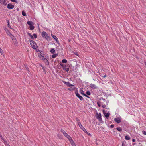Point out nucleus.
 <instances>
[{"label": "nucleus", "instance_id": "1", "mask_svg": "<svg viewBox=\"0 0 146 146\" xmlns=\"http://www.w3.org/2000/svg\"><path fill=\"white\" fill-rule=\"evenodd\" d=\"M29 41L30 44L32 48L34 49H36L37 46L36 43L34 41L32 40H30Z\"/></svg>", "mask_w": 146, "mask_h": 146}, {"label": "nucleus", "instance_id": "2", "mask_svg": "<svg viewBox=\"0 0 146 146\" xmlns=\"http://www.w3.org/2000/svg\"><path fill=\"white\" fill-rule=\"evenodd\" d=\"M41 35L43 38H45L46 39L49 40L50 37L48 34L45 31H43L41 33Z\"/></svg>", "mask_w": 146, "mask_h": 146}, {"label": "nucleus", "instance_id": "3", "mask_svg": "<svg viewBox=\"0 0 146 146\" xmlns=\"http://www.w3.org/2000/svg\"><path fill=\"white\" fill-rule=\"evenodd\" d=\"M96 117L98 119L99 121L102 123L103 121H102V118L101 117V115L100 113L98 114L97 113H96Z\"/></svg>", "mask_w": 146, "mask_h": 146}, {"label": "nucleus", "instance_id": "4", "mask_svg": "<svg viewBox=\"0 0 146 146\" xmlns=\"http://www.w3.org/2000/svg\"><path fill=\"white\" fill-rule=\"evenodd\" d=\"M75 94H76V96L80 100L82 101L84 100L83 98L78 93L77 90H76L75 91Z\"/></svg>", "mask_w": 146, "mask_h": 146}, {"label": "nucleus", "instance_id": "5", "mask_svg": "<svg viewBox=\"0 0 146 146\" xmlns=\"http://www.w3.org/2000/svg\"><path fill=\"white\" fill-rule=\"evenodd\" d=\"M67 138L68 139L70 143L72 146H76V145L74 142L73 140L72 139L71 137L70 136L69 137H68Z\"/></svg>", "mask_w": 146, "mask_h": 146}, {"label": "nucleus", "instance_id": "6", "mask_svg": "<svg viewBox=\"0 0 146 146\" xmlns=\"http://www.w3.org/2000/svg\"><path fill=\"white\" fill-rule=\"evenodd\" d=\"M103 112L104 115L105 117L107 119H108L109 118V117L110 113L109 112H108L107 113H106L105 112V111L104 110H103Z\"/></svg>", "mask_w": 146, "mask_h": 146}, {"label": "nucleus", "instance_id": "7", "mask_svg": "<svg viewBox=\"0 0 146 146\" xmlns=\"http://www.w3.org/2000/svg\"><path fill=\"white\" fill-rule=\"evenodd\" d=\"M114 121L118 123H119L121 122V118H116L114 119Z\"/></svg>", "mask_w": 146, "mask_h": 146}, {"label": "nucleus", "instance_id": "8", "mask_svg": "<svg viewBox=\"0 0 146 146\" xmlns=\"http://www.w3.org/2000/svg\"><path fill=\"white\" fill-rule=\"evenodd\" d=\"M63 82L68 87H71L72 86H74V85L71 84L68 82L64 81Z\"/></svg>", "mask_w": 146, "mask_h": 146}, {"label": "nucleus", "instance_id": "9", "mask_svg": "<svg viewBox=\"0 0 146 146\" xmlns=\"http://www.w3.org/2000/svg\"><path fill=\"white\" fill-rule=\"evenodd\" d=\"M14 7V5H13L11 3H9L7 5V7L9 9H13Z\"/></svg>", "mask_w": 146, "mask_h": 146}, {"label": "nucleus", "instance_id": "10", "mask_svg": "<svg viewBox=\"0 0 146 146\" xmlns=\"http://www.w3.org/2000/svg\"><path fill=\"white\" fill-rule=\"evenodd\" d=\"M0 3L4 6H6L7 5V3L6 2V0H0Z\"/></svg>", "mask_w": 146, "mask_h": 146}, {"label": "nucleus", "instance_id": "11", "mask_svg": "<svg viewBox=\"0 0 146 146\" xmlns=\"http://www.w3.org/2000/svg\"><path fill=\"white\" fill-rule=\"evenodd\" d=\"M51 35L52 37L53 38L56 40V42L57 43H58L59 42L58 40V38L56 37L55 36L52 34H51Z\"/></svg>", "mask_w": 146, "mask_h": 146}, {"label": "nucleus", "instance_id": "12", "mask_svg": "<svg viewBox=\"0 0 146 146\" xmlns=\"http://www.w3.org/2000/svg\"><path fill=\"white\" fill-rule=\"evenodd\" d=\"M90 87L93 89H97L98 88L95 85L92 83L90 84Z\"/></svg>", "mask_w": 146, "mask_h": 146}, {"label": "nucleus", "instance_id": "13", "mask_svg": "<svg viewBox=\"0 0 146 146\" xmlns=\"http://www.w3.org/2000/svg\"><path fill=\"white\" fill-rule=\"evenodd\" d=\"M38 56L39 57L41 58L42 60H45L46 59V58H45L42 55L38 53Z\"/></svg>", "mask_w": 146, "mask_h": 146}, {"label": "nucleus", "instance_id": "14", "mask_svg": "<svg viewBox=\"0 0 146 146\" xmlns=\"http://www.w3.org/2000/svg\"><path fill=\"white\" fill-rule=\"evenodd\" d=\"M27 23L29 25V26L32 25L33 24V22L31 21H27Z\"/></svg>", "mask_w": 146, "mask_h": 146}, {"label": "nucleus", "instance_id": "15", "mask_svg": "<svg viewBox=\"0 0 146 146\" xmlns=\"http://www.w3.org/2000/svg\"><path fill=\"white\" fill-rule=\"evenodd\" d=\"M106 105H103V103H102V108H105L106 107V105H108V101H106Z\"/></svg>", "mask_w": 146, "mask_h": 146}, {"label": "nucleus", "instance_id": "16", "mask_svg": "<svg viewBox=\"0 0 146 146\" xmlns=\"http://www.w3.org/2000/svg\"><path fill=\"white\" fill-rule=\"evenodd\" d=\"M7 26L9 27L10 29H12V28H11V26L9 24V21L8 20H7Z\"/></svg>", "mask_w": 146, "mask_h": 146}, {"label": "nucleus", "instance_id": "17", "mask_svg": "<svg viewBox=\"0 0 146 146\" xmlns=\"http://www.w3.org/2000/svg\"><path fill=\"white\" fill-rule=\"evenodd\" d=\"M6 33L7 34L9 35L11 37V36H13V35L8 30L7 31Z\"/></svg>", "mask_w": 146, "mask_h": 146}, {"label": "nucleus", "instance_id": "18", "mask_svg": "<svg viewBox=\"0 0 146 146\" xmlns=\"http://www.w3.org/2000/svg\"><path fill=\"white\" fill-rule=\"evenodd\" d=\"M80 128L81 129L83 130L84 132H86V129H85V128L82 125L80 127Z\"/></svg>", "mask_w": 146, "mask_h": 146}, {"label": "nucleus", "instance_id": "19", "mask_svg": "<svg viewBox=\"0 0 146 146\" xmlns=\"http://www.w3.org/2000/svg\"><path fill=\"white\" fill-rule=\"evenodd\" d=\"M27 34L29 35V36L31 37V39H34V37H33L32 35L31 34V33L29 32H28Z\"/></svg>", "mask_w": 146, "mask_h": 146}, {"label": "nucleus", "instance_id": "20", "mask_svg": "<svg viewBox=\"0 0 146 146\" xmlns=\"http://www.w3.org/2000/svg\"><path fill=\"white\" fill-rule=\"evenodd\" d=\"M44 61L45 64H46L47 65H49V62L48 60L47 59H46H46Z\"/></svg>", "mask_w": 146, "mask_h": 146}, {"label": "nucleus", "instance_id": "21", "mask_svg": "<svg viewBox=\"0 0 146 146\" xmlns=\"http://www.w3.org/2000/svg\"><path fill=\"white\" fill-rule=\"evenodd\" d=\"M55 52V50L54 48H52L50 50V52L52 54H54Z\"/></svg>", "mask_w": 146, "mask_h": 146}, {"label": "nucleus", "instance_id": "22", "mask_svg": "<svg viewBox=\"0 0 146 146\" xmlns=\"http://www.w3.org/2000/svg\"><path fill=\"white\" fill-rule=\"evenodd\" d=\"M29 27L30 28V29L31 30H33L35 27L33 25L30 26Z\"/></svg>", "mask_w": 146, "mask_h": 146}, {"label": "nucleus", "instance_id": "23", "mask_svg": "<svg viewBox=\"0 0 146 146\" xmlns=\"http://www.w3.org/2000/svg\"><path fill=\"white\" fill-rule=\"evenodd\" d=\"M125 139L126 140H129L130 139V137L128 135H127L125 136Z\"/></svg>", "mask_w": 146, "mask_h": 146}, {"label": "nucleus", "instance_id": "24", "mask_svg": "<svg viewBox=\"0 0 146 146\" xmlns=\"http://www.w3.org/2000/svg\"><path fill=\"white\" fill-rule=\"evenodd\" d=\"M97 104L98 106L99 107H100L101 106V105L102 104V102H98L97 103Z\"/></svg>", "mask_w": 146, "mask_h": 146}, {"label": "nucleus", "instance_id": "25", "mask_svg": "<svg viewBox=\"0 0 146 146\" xmlns=\"http://www.w3.org/2000/svg\"><path fill=\"white\" fill-rule=\"evenodd\" d=\"M57 56H58V54H54L52 55V58H54L56 57Z\"/></svg>", "mask_w": 146, "mask_h": 146}, {"label": "nucleus", "instance_id": "26", "mask_svg": "<svg viewBox=\"0 0 146 146\" xmlns=\"http://www.w3.org/2000/svg\"><path fill=\"white\" fill-rule=\"evenodd\" d=\"M80 92L83 95L84 94V91L83 90H82L81 89H80Z\"/></svg>", "mask_w": 146, "mask_h": 146}, {"label": "nucleus", "instance_id": "27", "mask_svg": "<svg viewBox=\"0 0 146 146\" xmlns=\"http://www.w3.org/2000/svg\"><path fill=\"white\" fill-rule=\"evenodd\" d=\"M67 62V60L65 59H63L62 61V63H66Z\"/></svg>", "mask_w": 146, "mask_h": 146}, {"label": "nucleus", "instance_id": "28", "mask_svg": "<svg viewBox=\"0 0 146 146\" xmlns=\"http://www.w3.org/2000/svg\"><path fill=\"white\" fill-rule=\"evenodd\" d=\"M22 15L23 16H26V13L24 11H22Z\"/></svg>", "mask_w": 146, "mask_h": 146}, {"label": "nucleus", "instance_id": "29", "mask_svg": "<svg viewBox=\"0 0 146 146\" xmlns=\"http://www.w3.org/2000/svg\"><path fill=\"white\" fill-rule=\"evenodd\" d=\"M117 129L119 131H122V129L120 127H117Z\"/></svg>", "mask_w": 146, "mask_h": 146}, {"label": "nucleus", "instance_id": "30", "mask_svg": "<svg viewBox=\"0 0 146 146\" xmlns=\"http://www.w3.org/2000/svg\"><path fill=\"white\" fill-rule=\"evenodd\" d=\"M64 70H65L66 72H68L69 70V68H66V67H64V68L63 69Z\"/></svg>", "mask_w": 146, "mask_h": 146}, {"label": "nucleus", "instance_id": "31", "mask_svg": "<svg viewBox=\"0 0 146 146\" xmlns=\"http://www.w3.org/2000/svg\"><path fill=\"white\" fill-rule=\"evenodd\" d=\"M86 93L88 95V96H90L91 94V93H90V91H86Z\"/></svg>", "mask_w": 146, "mask_h": 146}, {"label": "nucleus", "instance_id": "32", "mask_svg": "<svg viewBox=\"0 0 146 146\" xmlns=\"http://www.w3.org/2000/svg\"><path fill=\"white\" fill-rule=\"evenodd\" d=\"M33 35L34 36V38H37V36L36 34L35 33H34L33 34Z\"/></svg>", "mask_w": 146, "mask_h": 146}, {"label": "nucleus", "instance_id": "33", "mask_svg": "<svg viewBox=\"0 0 146 146\" xmlns=\"http://www.w3.org/2000/svg\"><path fill=\"white\" fill-rule=\"evenodd\" d=\"M60 131L64 135L65 134V133H66V132L63 130L61 129Z\"/></svg>", "mask_w": 146, "mask_h": 146}, {"label": "nucleus", "instance_id": "34", "mask_svg": "<svg viewBox=\"0 0 146 146\" xmlns=\"http://www.w3.org/2000/svg\"><path fill=\"white\" fill-rule=\"evenodd\" d=\"M75 119L77 123L80 122V120L77 117Z\"/></svg>", "mask_w": 146, "mask_h": 146}, {"label": "nucleus", "instance_id": "35", "mask_svg": "<svg viewBox=\"0 0 146 146\" xmlns=\"http://www.w3.org/2000/svg\"><path fill=\"white\" fill-rule=\"evenodd\" d=\"M0 137H1V139L3 141H4V140H5V139H4V138L2 137V136L1 135V134L0 135Z\"/></svg>", "mask_w": 146, "mask_h": 146}, {"label": "nucleus", "instance_id": "36", "mask_svg": "<svg viewBox=\"0 0 146 146\" xmlns=\"http://www.w3.org/2000/svg\"><path fill=\"white\" fill-rule=\"evenodd\" d=\"M64 136L66 137L67 138L68 137H69L70 136L69 135H68V133H65V134L64 135Z\"/></svg>", "mask_w": 146, "mask_h": 146}, {"label": "nucleus", "instance_id": "37", "mask_svg": "<svg viewBox=\"0 0 146 146\" xmlns=\"http://www.w3.org/2000/svg\"><path fill=\"white\" fill-rule=\"evenodd\" d=\"M73 53L74 54H75L77 56H79V55H78V52H74Z\"/></svg>", "mask_w": 146, "mask_h": 146}, {"label": "nucleus", "instance_id": "38", "mask_svg": "<svg viewBox=\"0 0 146 146\" xmlns=\"http://www.w3.org/2000/svg\"><path fill=\"white\" fill-rule=\"evenodd\" d=\"M85 133H86L89 136H91V134L89 133V132H88L87 131L86 132H84Z\"/></svg>", "mask_w": 146, "mask_h": 146}, {"label": "nucleus", "instance_id": "39", "mask_svg": "<svg viewBox=\"0 0 146 146\" xmlns=\"http://www.w3.org/2000/svg\"><path fill=\"white\" fill-rule=\"evenodd\" d=\"M11 2H15L17 3L18 2L17 1V0H11Z\"/></svg>", "mask_w": 146, "mask_h": 146}, {"label": "nucleus", "instance_id": "40", "mask_svg": "<svg viewBox=\"0 0 146 146\" xmlns=\"http://www.w3.org/2000/svg\"><path fill=\"white\" fill-rule=\"evenodd\" d=\"M13 40H14L15 39V38L14 36L13 35V36H11V37Z\"/></svg>", "mask_w": 146, "mask_h": 146}, {"label": "nucleus", "instance_id": "41", "mask_svg": "<svg viewBox=\"0 0 146 146\" xmlns=\"http://www.w3.org/2000/svg\"><path fill=\"white\" fill-rule=\"evenodd\" d=\"M60 65L62 67H63L64 68V67H66V65L65 66H64L62 64H60Z\"/></svg>", "mask_w": 146, "mask_h": 146}, {"label": "nucleus", "instance_id": "42", "mask_svg": "<svg viewBox=\"0 0 146 146\" xmlns=\"http://www.w3.org/2000/svg\"><path fill=\"white\" fill-rule=\"evenodd\" d=\"M78 125L79 126V127H80V126H81L82 125L81 124V123L80 122H79L78 123Z\"/></svg>", "mask_w": 146, "mask_h": 146}, {"label": "nucleus", "instance_id": "43", "mask_svg": "<svg viewBox=\"0 0 146 146\" xmlns=\"http://www.w3.org/2000/svg\"><path fill=\"white\" fill-rule=\"evenodd\" d=\"M4 141V143L5 145L7 144V142L5 140H4V141Z\"/></svg>", "mask_w": 146, "mask_h": 146}, {"label": "nucleus", "instance_id": "44", "mask_svg": "<svg viewBox=\"0 0 146 146\" xmlns=\"http://www.w3.org/2000/svg\"><path fill=\"white\" fill-rule=\"evenodd\" d=\"M142 133H143L144 134L146 135V131H142Z\"/></svg>", "mask_w": 146, "mask_h": 146}, {"label": "nucleus", "instance_id": "45", "mask_svg": "<svg viewBox=\"0 0 146 146\" xmlns=\"http://www.w3.org/2000/svg\"><path fill=\"white\" fill-rule=\"evenodd\" d=\"M114 127V125L113 124L111 125L110 126V127L111 128H113Z\"/></svg>", "mask_w": 146, "mask_h": 146}, {"label": "nucleus", "instance_id": "46", "mask_svg": "<svg viewBox=\"0 0 146 146\" xmlns=\"http://www.w3.org/2000/svg\"><path fill=\"white\" fill-rule=\"evenodd\" d=\"M122 146H126L124 142H122Z\"/></svg>", "mask_w": 146, "mask_h": 146}, {"label": "nucleus", "instance_id": "47", "mask_svg": "<svg viewBox=\"0 0 146 146\" xmlns=\"http://www.w3.org/2000/svg\"><path fill=\"white\" fill-rule=\"evenodd\" d=\"M102 77L104 78L106 77V74H105L104 76H102Z\"/></svg>", "mask_w": 146, "mask_h": 146}, {"label": "nucleus", "instance_id": "48", "mask_svg": "<svg viewBox=\"0 0 146 146\" xmlns=\"http://www.w3.org/2000/svg\"><path fill=\"white\" fill-rule=\"evenodd\" d=\"M41 67L42 68V69H43V70H44V71L45 70V69L44 68V67H43L42 65H41Z\"/></svg>", "mask_w": 146, "mask_h": 146}, {"label": "nucleus", "instance_id": "49", "mask_svg": "<svg viewBox=\"0 0 146 146\" xmlns=\"http://www.w3.org/2000/svg\"><path fill=\"white\" fill-rule=\"evenodd\" d=\"M132 141L133 142H135V140L134 139H133Z\"/></svg>", "mask_w": 146, "mask_h": 146}, {"label": "nucleus", "instance_id": "50", "mask_svg": "<svg viewBox=\"0 0 146 146\" xmlns=\"http://www.w3.org/2000/svg\"><path fill=\"white\" fill-rule=\"evenodd\" d=\"M3 52L2 50L0 48V53H1Z\"/></svg>", "mask_w": 146, "mask_h": 146}, {"label": "nucleus", "instance_id": "51", "mask_svg": "<svg viewBox=\"0 0 146 146\" xmlns=\"http://www.w3.org/2000/svg\"><path fill=\"white\" fill-rule=\"evenodd\" d=\"M39 52H40V53L42 54V50H40L39 51Z\"/></svg>", "mask_w": 146, "mask_h": 146}, {"label": "nucleus", "instance_id": "52", "mask_svg": "<svg viewBox=\"0 0 146 146\" xmlns=\"http://www.w3.org/2000/svg\"><path fill=\"white\" fill-rule=\"evenodd\" d=\"M101 98H102V100H103V101H104V102H105V101L106 100H105V99H104V98H102V97Z\"/></svg>", "mask_w": 146, "mask_h": 146}, {"label": "nucleus", "instance_id": "53", "mask_svg": "<svg viewBox=\"0 0 146 146\" xmlns=\"http://www.w3.org/2000/svg\"><path fill=\"white\" fill-rule=\"evenodd\" d=\"M19 8H17V9H16V10L17 11H19Z\"/></svg>", "mask_w": 146, "mask_h": 146}, {"label": "nucleus", "instance_id": "54", "mask_svg": "<svg viewBox=\"0 0 146 146\" xmlns=\"http://www.w3.org/2000/svg\"><path fill=\"white\" fill-rule=\"evenodd\" d=\"M83 95H84V96H86V97H87V95H86V94H84Z\"/></svg>", "mask_w": 146, "mask_h": 146}, {"label": "nucleus", "instance_id": "55", "mask_svg": "<svg viewBox=\"0 0 146 146\" xmlns=\"http://www.w3.org/2000/svg\"><path fill=\"white\" fill-rule=\"evenodd\" d=\"M7 146H10L9 144H7Z\"/></svg>", "mask_w": 146, "mask_h": 146}, {"label": "nucleus", "instance_id": "56", "mask_svg": "<svg viewBox=\"0 0 146 146\" xmlns=\"http://www.w3.org/2000/svg\"><path fill=\"white\" fill-rule=\"evenodd\" d=\"M86 97L88 98H89V97L88 96H87Z\"/></svg>", "mask_w": 146, "mask_h": 146}, {"label": "nucleus", "instance_id": "57", "mask_svg": "<svg viewBox=\"0 0 146 146\" xmlns=\"http://www.w3.org/2000/svg\"><path fill=\"white\" fill-rule=\"evenodd\" d=\"M135 143H134L133 144L134 145H135Z\"/></svg>", "mask_w": 146, "mask_h": 146}, {"label": "nucleus", "instance_id": "58", "mask_svg": "<svg viewBox=\"0 0 146 146\" xmlns=\"http://www.w3.org/2000/svg\"><path fill=\"white\" fill-rule=\"evenodd\" d=\"M59 136V135H58V137H59V136Z\"/></svg>", "mask_w": 146, "mask_h": 146}, {"label": "nucleus", "instance_id": "59", "mask_svg": "<svg viewBox=\"0 0 146 146\" xmlns=\"http://www.w3.org/2000/svg\"><path fill=\"white\" fill-rule=\"evenodd\" d=\"M69 90H71L70 89H68Z\"/></svg>", "mask_w": 146, "mask_h": 146}]
</instances>
